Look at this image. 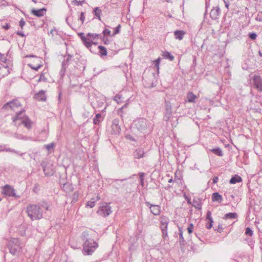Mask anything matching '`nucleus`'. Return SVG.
<instances>
[{
	"label": "nucleus",
	"mask_w": 262,
	"mask_h": 262,
	"mask_svg": "<svg viewBox=\"0 0 262 262\" xmlns=\"http://www.w3.org/2000/svg\"><path fill=\"white\" fill-rule=\"evenodd\" d=\"M42 208L48 211L50 210V205L45 201L41 202L38 204H30L27 207L26 212L31 220H40L43 215Z\"/></svg>",
	"instance_id": "1"
},
{
	"label": "nucleus",
	"mask_w": 262,
	"mask_h": 262,
	"mask_svg": "<svg viewBox=\"0 0 262 262\" xmlns=\"http://www.w3.org/2000/svg\"><path fill=\"white\" fill-rule=\"evenodd\" d=\"M89 234L87 232H83L82 234L81 238L84 241L83 244V253L84 255H91L96 249L98 247L97 243L94 239L88 238Z\"/></svg>",
	"instance_id": "2"
},
{
	"label": "nucleus",
	"mask_w": 262,
	"mask_h": 262,
	"mask_svg": "<svg viewBox=\"0 0 262 262\" xmlns=\"http://www.w3.org/2000/svg\"><path fill=\"white\" fill-rule=\"evenodd\" d=\"M10 252L13 255H17L21 251L22 245L17 238H12L8 242Z\"/></svg>",
	"instance_id": "3"
},
{
	"label": "nucleus",
	"mask_w": 262,
	"mask_h": 262,
	"mask_svg": "<svg viewBox=\"0 0 262 262\" xmlns=\"http://www.w3.org/2000/svg\"><path fill=\"white\" fill-rule=\"evenodd\" d=\"M135 125L137 129L141 132H145L149 127V122L144 118H139L135 121Z\"/></svg>",
	"instance_id": "4"
},
{
	"label": "nucleus",
	"mask_w": 262,
	"mask_h": 262,
	"mask_svg": "<svg viewBox=\"0 0 262 262\" xmlns=\"http://www.w3.org/2000/svg\"><path fill=\"white\" fill-rule=\"evenodd\" d=\"M97 213L103 217L109 215L112 212L111 207L109 204L104 203L98 208Z\"/></svg>",
	"instance_id": "5"
},
{
	"label": "nucleus",
	"mask_w": 262,
	"mask_h": 262,
	"mask_svg": "<svg viewBox=\"0 0 262 262\" xmlns=\"http://www.w3.org/2000/svg\"><path fill=\"white\" fill-rule=\"evenodd\" d=\"M169 222V219L165 216H162L160 218V228L162 231L163 237L167 236V226Z\"/></svg>",
	"instance_id": "6"
},
{
	"label": "nucleus",
	"mask_w": 262,
	"mask_h": 262,
	"mask_svg": "<svg viewBox=\"0 0 262 262\" xmlns=\"http://www.w3.org/2000/svg\"><path fill=\"white\" fill-rule=\"evenodd\" d=\"M78 36L81 38V39L82 41V42L84 45V46L88 49H90V51L91 52H92L93 51H92V50L91 49V47H92V45H94L96 46L97 43H96V42H94L92 40H90V39L88 38L87 37V36L85 37L84 35V33H78Z\"/></svg>",
	"instance_id": "7"
},
{
	"label": "nucleus",
	"mask_w": 262,
	"mask_h": 262,
	"mask_svg": "<svg viewBox=\"0 0 262 262\" xmlns=\"http://www.w3.org/2000/svg\"><path fill=\"white\" fill-rule=\"evenodd\" d=\"M165 111L163 119L165 121H168L172 116V107L171 104L169 101H165Z\"/></svg>",
	"instance_id": "8"
},
{
	"label": "nucleus",
	"mask_w": 262,
	"mask_h": 262,
	"mask_svg": "<svg viewBox=\"0 0 262 262\" xmlns=\"http://www.w3.org/2000/svg\"><path fill=\"white\" fill-rule=\"evenodd\" d=\"M21 106V103L17 99H13L12 101H10L6 104H5L3 107L2 109L3 110H7L8 108H10L11 110H14L16 107H18Z\"/></svg>",
	"instance_id": "9"
},
{
	"label": "nucleus",
	"mask_w": 262,
	"mask_h": 262,
	"mask_svg": "<svg viewBox=\"0 0 262 262\" xmlns=\"http://www.w3.org/2000/svg\"><path fill=\"white\" fill-rule=\"evenodd\" d=\"M3 193L10 197H16V195L15 192V190L13 187L9 185H5L3 189Z\"/></svg>",
	"instance_id": "10"
},
{
	"label": "nucleus",
	"mask_w": 262,
	"mask_h": 262,
	"mask_svg": "<svg viewBox=\"0 0 262 262\" xmlns=\"http://www.w3.org/2000/svg\"><path fill=\"white\" fill-rule=\"evenodd\" d=\"M253 82L255 89L258 91L262 92V79L259 76L254 75Z\"/></svg>",
	"instance_id": "11"
},
{
	"label": "nucleus",
	"mask_w": 262,
	"mask_h": 262,
	"mask_svg": "<svg viewBox=\"0 0 262 262\" xmlns=\"http://www.w3.org/2000/svg\"><path fill=\"white\" fill-rule=\"evenodd\" d=\"M112 133L113 134H119L121 131V128L119 125V120L118 119H114L112 124Z\"/></svg>",
	"instance_id": "12"
},
{
	"label": "nucleus",
	"mask_w": 262,
	"mask_h": 262,
	"mask_svg": "<svg viewBox=\"0 0 262 262\" xmlns=\"http://www.w3.org/2000/svg\"><path fill=\"white\" fill-rule=\"evenodd\" d=\"M145 204L149 207L150 212L153 214L158 215L160 214L161 211L160 206L151 204L149 202H145Z\"/></svg>",
	"instance_id": "13"
},
{
	"label": "nucleus",
	"mask_w": 262,
	"mask_h": 262,
	"mask_svg": "<svg viewBox=\"0 0 262 262\" xmlns=\"http://www.w3.org/2000/svg\"><path fill=\"white\" fill-rule=\"evenodd\" d=\"M221 13V10L219 6L213 8L210 13V16L212 19H217L219 18V15Z\"/></svg>",
	"instance_id": "14"
},
{
	"label": "nucleus",
	"mask_w": 262,
	"mask_h": 262,
	"mask_svg": "<svg viewBox=\"0 0 262 262\" xmlns=\"http://www.w3.org/2000/svg\"><path fill=\"white\" fill-rule=\"evenodd\" d=\"M145 154L146 152L144 151L143 148H138L133 152V156L135 158L140 159L145 157Z\"/></svg>",
	"instance_id": "15"
},
{
	"label": "nucleus",
	"mask_w": 262,
	"mask_h": 262,
	"mask_svg": "<svg viewBox=\"0 0 262 262\" xmlns=\"http://www.w3.org/2000/svg\"><path fill=\"white\" fill-rule=\"evenodd\" d=\"M206 220H208V223H207L206 224V228L208 229H210L212 227L213 220L211 217V211L209 210L207 211V212Z\"/></svg>",
	"instance_id": "16"
},
{
	"label": "nucleus",
	"mask_w": 262,
	"mask_h": 262,
	"mask_svg": "<svg viewBox=\"0 0 262 262\" xmlns=\"http://www.w3.org/2000/svg\"><path fill=\"white\" fill-rule=\"evenodd\" d=\"M60 184L61 188L66 192H70L72 191L73 189V187L70 183L64 182L62 183V181H60Z\"/></svg>",
	"instance_id": "17"
},
{
	"label": "nucleus",
	"mask_w": 262,
	"mask_h": 262,
	"mask_svg": "<svg viewBox=\"0 0 262 262\" xmlns=\"http://www.w3.org/2000/svg\"><path fill=\"white\" fill-rule=\"evenodd\" d=\"M47 11V9L46 8H41L40 9H32L31 10V13L35 16L37 17H41L44 15Z\"/></svg>",
	"instance_id": "18"
},
{
	"label": "nucleus",
	"mask_w": 262,
	"mask_h": 262,
	"mask_svg": "<svg viewBox=\"0 0 262 262\" xmlns=\"http://www.w3.org/2000/svg\"><path fill=\"white\" fill-rule=\"evenodd\" d=\"M21 123L28 129H30L32 128L33 122L30 120L28 116H25L21 121Z\"/></svg>",
	"instance_id": "19"
},
{
	"label": "nucleus",
	"mask_w": 262,
	"mask_h": 262,
	"mask_svg": "<svg viewBox=\"0 0 262 262\" xmlns=\"http://www.w3.org/2000/svg\"><path fill=\"white\" fill-rule=\"evenodd\" d=\"M35 98L38 101H46V96L45 95V92L43 90L40 91L35 95Z\"/></svg>",
	"instance_id": "20"
},
{
	"label": "nucleus",
	"mask_w": 262,
	"mask_h": 262,
	"mask_svg": "<svg viewBox=\"0 0 262 262\" xmlns=\"http://www.w3.org/2000/svg\"><path fill=\"white\" fill-rule=\"evenodd\" d=\"M25 110H23L18 113H17L15 117H13L12 118V120L13 122H15L18 120H23L24 118H25V116H27L24 114Z\"/></svg>",
	"instance_id": "21"
},
{
	"label": "nucleus",
	"mask_w": 262,
	"mask_h": 262,
	"mask_svg": "<svg viewBox=\"0 0 262 262\" xmlns=\"http://www.w3.org/2000/svg\"><path fill=\"white\" fill-rule=\"evenodd\" d=\"M43 170L46 176H50L53 174L54 171L49 165L43 166Z\"/></svg>",
	"instance_id": "22"
},
{
	"label": "nucleus",
	"mask_w": 262,
	"mask_h": 262,
	"mask_svg": "<svg viewBox=\"0 0 262 262\" xmlns=\"http://www.w3.org/2000/svg\"><path fill=\"white\" fill-rule=\"evenodd\" d=\"M64 57H67V58L62 62V69H64V72L66 71V66L69 65L70 61L71 60L73 56L69 53H67Z\"/></svg>",
	"instance_id": "23"
},
{
	"label": "nucleus",
	"mask_w": 262,
	"mask_h": 262,
	"mask_svg": "<svg viewBox=\"0 0 262 262\" xmlns=\"http://www.w3.org/2000/svg\"><path fill=\"white\" fill-rule=\"evenodd\" d=\"M185 32L182 30H176L174 32V35L176 39L182 40L185 34Z\"/></svg>",
	"instance_id": "24"
},
{
	"label": "nucleus",
	"mask_w": 262,
	"mask_h": 262,
	"mask_svg": "<svg viewBox=\"0 0 262 262\" xmlns=\"http://www.w3.org/2000/svg\"><path fill=\"white\" fill-rule=\"evenodd\" d=\"M212 200L213 202H221L223 201V197L218 192H214L212 195Z\"/></svg>",
	"instance_id": "25"
},
{
	"label": "nucleus",
	"mask_w": 262,
	"mask_h": 262,
	"mask_svg": "<svg viewBox=\"0 0 262 262\" xmlns=\"http://www.w3.org/2000/svg\"><path fill=\"white\" fill-rule=\"evenodd\" d=\"M179 243L181 246H184L185 245V240L183 235V228L182 227H179Z\"/></svg>",
	"instance_id": "26"
},
{
	"label": "nucleus",
	"mask_w": 262,
	"mask_h": 262,
	"mask_svg": "<svg viewBox=\"0 0 262 262\" xmlns=\"http://www.w3.org/2000/svg\"><path fill=\"white\" fill-rule=\"evenodd\" d=\"M237 217V214L235 212H230L225 214L223 219L225 220L227 219H235Z\"/></svg>",
	"instance_id": "27"
},
{
	"label": "nucleus",
	"mask_w": 262,
	"mask_h": 262,
	"mask_svg": "<svg viewBox=\"0 0 262 262\" xmlns=\"http://www.w3.org/2000/svg\"><path fill=\"white\" fill-rule=\"evenodd\" d=\"M196 96L192 92H190L187 95V100L189 102L194 103L195 102V99Z\"/></svg>",
	"instance_id": "28"
},
{
	"label": "nucleus",
	"mask_w": 262,
	"mask_h": 262,
	"mask_svg": "<svg viewBox=\"0 0 262 262\" xmlns=\"http://www.w3.org/2000/svg\"><path fill=\"white\" fill-rule=\"evenodd\" d=\"M242 181V178L240 176L235 174L231 178L229 182L230 184H236V183L240 182Z\"/></svg>",
	"instance_id": "29"
},
{
	"label": "nucleus",
	"mask_w": 262,
	"mask_h": 262,
	"mask_svg": "<svg viewBox=\"0 0 262 262\" xmlns=\"http://www.w3.org/2000/svg\"><path fill=\"white\" fill-rule=\"evenodd\" d=\"M102 13L101 10L99 7H95L93 9V14L99 20H101V14Z\"/></svg>",
	"instance_id": "30"
},
{
	"label": "nucleus",
	"mask_w": 262,
	"mask_h": 262,
	"mask_svg": "<svg viewBox=\"0 0 262 262\" xmlns=\"http://www.w3.org/2000/svg\"><path fill=\"white\" fill-rule=\"evenodd\" d=\"M211 151H212L213 154H215L216 155H217L219 156L222 157L223 156V153L221 149L219 147H217L216 148H214L210 150Z\"/></svg>",
	"instance_id": "31"
},
{
	"label": "nucleus",
	"mask_w": 262,
	"mask_h": 262,
	"mask_svg": "<svg viewBox=\"0 0 262 262\" xmlns=\"http://www.w3.org/2000/svg\"><path fill=\"white\" fill-rule=\"evenodd\" d=\"M98 48L99 50L100 55L101 56H106L107 55L106 49L102 46H99Z\"/></svg>",
	"instance_id": "32"
},
{
	"label": "nucleus",
	"mask_w": 262,
	"mask_h": 262,
	"mask_svg": "<svg viewBox=\"0 0 262 262\" xmlns=\"http://www.w3.org/2000/svg\"><path fill=\"white\" fill-rule=\"evenodd\" d=\"M163 56L165 58L169 59L170 61H172L174 59L173 56L168 51H165L163 52Z\"/></svg>",
	"instance_id": "33"
},
{
	"label": "nucleus",
	"mask_w": 262,
	"mask_h": 262,
	"mask_svg": "<svg viewBox=\"0 0 262 262\" xmlns=\"http://www.w3.org/2000/svg\"><path fill=\"white\" fill-rule=\"evenodd\" d=\"M101 115L100 114H97L93 119V123L95 125H97L100 122V119L101 118Z\"/></svg>",
	"instance_id": "34"
},
{
	"label": "nucleus",
	"mask_w": 262,
	"mask_h": 262,
	"mask_svg": "<svg viewBox=\"0 0 262 262\" xmlns=\"http://www.w3.org/2000/svg\"><path fill=\"white\" fill-rule=\"evenodd\" d=\"M13 136L14 138H15L16 139H17L26 140L28 139L27 137L24 136L20 134H17V133L14 134Z\"/></svg>",
	"instance_id": "35"
},
{
	"label": "nucleus",
	"mask_w": 262,
	"mask_h": 262,
	"mask_svg": "<svg viewBox=\"0 0 262 262\" xmlns=\"http://www.w3.org/2000/svg\"><path fill=\"white\" fill-rule=\"evenodd\" d=\"M4 151L16 153V151L14 149H11L10 148H3L2 146H0V152Z\"/></svg>",
	"instance_id": "36"
},
{
	"label": "nucleus",
	"mask_w": 262,
	"mask_h": 262,
	"mask_svg": "<svg viewBox=\"0 0 262 262\" xmlns=\"http://www.w3.org/2000/svg\"><path fill=\"white\" fill-rule=\"evenodd\" d=\"M122 96L120 94L116 95L114 98V100L117 102L118 103H121L122 102Z\"/></svg>",
	"instance_id": "37"
},
{
	"label": "nucleus",
	"mask_w": 262,
	"mask_h": 262,
	"mask_svg": "<svg viewBox=\"0 0 262 262\" xmlns=\"http://www.w3.org/2000/svg\"><path fill=\"white\" fill-rule=\"evenodd\" d=\"M86 36L90 39H95L96 37L99 36V34H96V33H89L87 34Z\"/></svg>",
	"instance_id": "38"
},
{
	"label": "nucleus",
	"mask_w": 262,
	"mask_h": 262,
	"mask_svg": "<svg viewBox=\"0 0 262 262\" xmlns=\"http://www.w3.org/2000/svg\"><path fill=\"white\" fill-rule=\"evenodd\" d=\"M55 146V143L53 142H52L49 144L45 145V148L48 150L50 151L52 148H54Z\"/></svg>",
	"instance_id": "39"
},
{
	"label": "nucleus",
	"mask_w": 262,
	"mask_h": 262,
	"mask_svg": "<svg viewBox=\"0 0 262 262\" xmlns=\"http://www.w3.org/2000/svg\"><path fill=\"white\" fill-rule=\"evenodd\" d=\"M253 231L250 227H247L246 228L245 234L247 235L252 236L253 235Z\"/></svg>",
	"instance_id": "40"
},
{
	"label": "nucleus",
	"mask_w": 262,
	"mask_h": 262,
	"mask_svg": "<svg viewBox=\"0 0 262 262\" xmlns=\"http://www.w3.org/2000/svg\"><path fill=\"white\" fill-rule=\"evenodd\" d=\"M72 3L75 4L77 6H82V4L84 3V1H77V0H74L72 1Z\"/></svg>",
	"instance_id": "41"
},
{
	"label": "nucleus",
	"mask_w": 262,
	"mask_h": 262,
	"mask_svg": "<svg viewBox=\"0 0 262 262\" xmlns=\"http://www.w3.org/2000/svg\"><path fill=\"white\" fill-rule=\"evenodd\" d=\"M46 80H47V78H46V77L45 76V74L42 73L40 74V77L38 79V80H37V81L38 82H40L41 81H46Z\"/></svg>",
	"instance_id": "42"
},
{
	"label": "nucleus",
	"mask_w": 262,
	"mask_h": 262,
	"mask_svg": "<svg viewBox=\"0 0 262 262\" xmlns=\"http://www.w3.org/2000/svg\"><path fill=\"white\" fill-rule=\"evenodd\" d=\"M120 28H121V25H118L114 29V34H113V36H114L117 34H118L120 32Z\"/></svg>",
	"instance_id": "43"
},
{
	"label": "nucleus",
	"mask_w": 262,
	"mask_h": 262,
	"mask_svg": "<svg viewBox=\"0 0 262 262\" xmlns=\"http://www.w3.org/2000/svg\"><path fill=\"white\" fill-rule=\"evenodd\" d=\"M249 37L252 40H255L256 38L257 34L255 33H250L248 35Z\"/></svg>",
	"instance_id": "44"
},
{
	"label": "nucleus",
	"mask_w": 262,
	"mask_h": 262,
	"mask_svg": "<svg viewBox=\"0 0 262 262\" xmlns=\"http://www.w3.org/2000/svg\"><path fill=\"white\" fill-rule=\"evenodd\" d=\"M28 66L32 69L34 70L35 71H38V69L41 67V64H38L37 66H32L31 64H29Z\"/></svg>",
	"instance_id": "45"
},
{
	"label": "nucleus",
	"mask_w": 262,
	"mask_h": 262,
	"mask_svg": "<svg viewBox=\"0 0 262 262\" xmlns=\"http://www.w3.org/2000/svg\"><path fill=\"white\" fill-rule=\"evenodd\" d=\"M160 62V58H157L155 61V67L157 68L158 71H159V64Z\"/></svg>",
	"instance_id": "46"
},
{
	"label": "nucleus",
	"mask_w": 262,
	"mask_h": 262,
	"mask_svg": "<svg viewBox=\"0 0 262 262\" xmlns=\"http://www.w3.org/2000/svg\"><path fill=\"white\" fill-rule=\"evenodd\" d=\"M102 33L103 34V36H105L106 35H111V31L107 28H105L103 30Z\"/></svg>",
	"instance_id": "47"
},
{
	"label": "nucleus",
	"mask_w": 262,
	"mask_h": 262,
	"mask_svg": "<svg viewBox=\"0 0 262 262\" xmlns=\"http://www.w3.org/2000/svg\"><path fill=\"white\" fill-rule=\"evenodd\" d=\"M144 176V173H140V183H141V185H142L143 186V185H144V182H143Z\"/></svg>",
	"instance_id": "48"
},
{
	"label": "nucleus",
	"mask_w": 262,
	"mask_h": 262,
	"mask_svg": "<svg viewBox=\"0 0 262 262\" xmlns=\"http://www.w3.org/2000/svg\"><path fill=\"white\" fill-rule=\"evenodd\" d=\"M193 225L192 224H190L188 227L187 228L188 232L189 234L193 232Z\"/></svg>",
	"instance_id": "49"
},
{
	"label": "nucleus",
	"mask_w": 262,
	"mask_h": 262,
	"mask_svg": "<svg viewBox=\"0 0 262 262\" xmlns=\"http://www.w3.org/2000/svg\"><path fill=\"white\" fill-rule=\"evenodd\" d=\"M86 206L90 208H93L95 206V202L89 201L86 204Z\"/></svg>",
	"instance_id": "50"
},
{
	"label": "nucleus",
	"mask_w": 262,
	"mask_h": 262,
	"mask_svg": "<svg viewBox=\"0 0 262 262\" xmlns=\"http://www.w3.org/2000/svg\"><path fill=\"white\" fill-rule=\"evenodd\" d=\"M85 19L84 13L81 12L80 16V20L82 21V24L83 23Z\"/></svg>",
	"instance_id": "51"
},
{
	"label": "nucleus",
	"mask_w": 262,
	"mask_h": 262,
	"mask_svg": "<svg viewBox=\"0 0 262 262\" xmlns=\"http://www.w3.org/2000/svg\"><path fill=\"white\" fill-rule=\"evenodd\" d=\"M223 230V227L222 225L219 224L218 226V228L216 229V231L219 233H221V232H222Z\"/></svg>",
	"instance_id": "52"
},
{
	"label": "nucleus",
	"mask_w": 262,
	"mask_h": 262,
	"mask_svg": "<svg viewBox=\"0 0 262 262\" xmlns=\"http://www.w3.org/2000/svg\"><path fill=\"white\" fill-rule=\"evenodd\" d=\"M102 39L104 44L108 45L110 43V40L105 36H103Z\"/></svg>",
	"instance_id": "53"
},
{
	"label": "nucleus",
	"mask_w": 262,
	"mask_h": 262,
	"mask_svg": "<svg viewBox=\"0 0 262 262\" xmlns=\"http://www.w3.org/2000/svg\"><path fill=\"white\" fill-rule=\"evenodd\" d=\"M0 60H1V61H3L4 62H5L7 60V59L4 55L1 54Z\"/></svg>",
	"instance_id": "54"
},
{
	"label": "nucleus",
	"mask_w": 262,
	"mask_h": 262,
	"mask_svg": "<svg viewBox=\"0 0 262 262\" xmlns=\"http://www.w3.org/2000/svg\"><path fill=\"white\" fill-rule=\"evenodd\" d=\"M78 193H77L76 192L74 193L73 195V200L75 202L78 199Z\"/></svg>",
	"instance_id": "55"
},
{
	"label": "nucleus",
	"mask_w": 262,
	"mask_h": 262,
	"mask_svg": "<svg viewBox=\"0 0 262 262\" xmlns=\"http://www.w3.org/2000/svg\"><path fill=\"white\" fill-rule=\"evenodd\" d=\"M126 179H114L113 180V183L116 182L117 184H118V182H123L125 180H126Z\"/></svg>",
	"instance_id": "56"
},
{
	"label": "nucleus",
	"mask_w": 262,
	"mask_h": 262,
	"mask_svg": "<svg viewBox=\"0 0 262 262\" xmlns=\"http://www.w3.org/2000/svg\"><path fill=\"white\" fill-rule=\"evenodd\" d=\"M25 21L24 20V19L22 18L20 21H19V26L20 27L23 28V27L25 26Z\"/></svg>",
	"instance_id": "57"
},
{
	"label": "nucleus",
	"mask_w": 262,
	"mask_h": 262,
	"mask_svg": "<svg viewBox=\"0 0 262 262\" xmlns=\"http://www.w3.org/2000/svg\"><path fill=\"white\" fill-rule=\"evenodd\" d=\"M225 7L228 9H229V3L228 0H223Z\"/></svg>",
	"instance_id": "58"
},
{
	"label": "nucleus",
	"mask_w": 262,
	"mask_h": 262,
	"mask_svg": "<svg viewBox=\"0 0 262 262\" xmlns=\"http://www.w3.org/2000/svg\"><path fill=\"white\" fill-rule=\"evenodd\" d=\"M219 178L217 177H214L212 179V182L213 184H215L217 182Z\"/></svg>",
	"instance_id": "59"
},
{
	"label": "nucleus",
	"mask_w": 262,
	"mask_h": 262,
	"mask_svg": "<svg viewBox=\"0 0 262 262\" xmlns=\"http://www.w3.org/2000/svg\"><path fill=\"white\" fill-rule=\"evenodd\" d=\"M16 34L19 35V36H21L22 37H25V35L24 34V33L23 32H20V31H17Z\"/></svg>",
	"instance_id": "60"
},
{
	"label": "nucleus",
	"mask_w": 262,
	"mask_h": 262,
	"mask_svg": "<svg viewBox=\"0 0 262 262\" xmlns=\"http://www.w3.org/2000/svg\"><path fill=\"white\" fill-rule=\"evenodd\" d=\"M3 27L6 30H8L10 28V26L8 24H6Z\"/></svg>",
	"instance_id": "61"
},
{
	"label": "nucleus",
	"mask_w": 262,
	"mask_h": 262,
	"mask_svg": "<svg viewBox=\"0 0 262 262\" xmlns=\"http://www.w3.org/2000/svg\"><path fill=\"white\" fill-rule=\"evenodd\" d=\"M185 199L186 200H187V202L188 203V204H191V200H190V199L189 198L188 196H185Z\"/></svg>",
	"instance_id": "62"
},
{
	"label": "nucleus",
	"mask_w": 262,
	"mask_h": 262,
	"mask_svg": "<svg viewBox=\"0 0 262 262\" xmlns=\"http://www.w3.org/2000/svg\"><path fill=\"white\" fill-rule=\"evenodd\" d=\"M194 206L198 209H201V205L200 204H196V206L194 205Z\"/></svg>",
	"instance_id": "63"
},
{
	"label": "nucleus",
	"mask_w": 262,
	"mask_h": 262,
	"mask_svg": "<svg viewBox=\"0 0 262 262\" xmlns=\"http://www.w3.org/2000/svg\"><path fill=\"white\" fill-rule=\"evenodd\" d=\"M54 32H57V30H55V29H52L51 31H50V33L52 35V36H54Z\"/></svg>",
	"instance_id": "64"
}]
</instances>
